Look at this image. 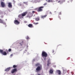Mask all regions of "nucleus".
<instances>
[{"label": "nucleus", "mask_w": 75, "mask_h": 75, "mask_svg": "<svg viewBox=\"0 0 75 75\" xmlns=\"http://www.w3.org/2000/svg\"><path fill=\"white\" fill-rule=\"evenodd\" d=\"M42 57H47L48 55V54H47V53L43 51L42 52Z\"/></svg>", "instance_id": "1"}, {"label": "nucleus", "mask_w": 75, "mask_h": 75, "mask_svg": "<svg viewBox=\"0 0 75 75\" xmlns=\"http://www.w3.org/2000/svg\"><path fill=\"white\" fill-rule=\"evenodd\" d=\"M52 53H54V50H52Z\"/></svg>", "instance_id": "28"}, {"label": "nucleus", "mask_w": 75, "mask_h": 75, "mask_svg": "<svg viewBox=\"0 0 75 75\" xmlns=\"http://www.w3.org/2000/svg\"><path fill=\"white\" fill-rule=\"evenodd\" d=\"M8 6L9 8H11L12 7V4H11V2H8Z\"/></svg>", "instance_id": "8"}, {"label": "nucleus", "mask_w": 75, "mask_h": 75, "mask_svg": "<svg viewBox=\"0 0 75 75\" xmlns=\"http://www.w3.org/2000/svg\"><path fill=\"white\" fill-rule=\"evenodd\" d=\"M57 72L58 73L59 75H61V72L59 70H57Z\"/></svg>", "instance_id": "16"}, {"label": "nucleus", "mask_w": 75, "mask_h": 75, "mask_svg": "<svg viewBox=\"0 0 75 75\" xmlns=\"http://www.w3.org/2000/svg\"><path fill=\"white\" fill-rule=\"evenodd\" d=\"M0 53L4 55H7V53L5 51L3 52V50H0Z\"/></svg>", "instance_id": "3"}, {"label": "nucleus", "mask_w": 75, "mask_h": 75, "mask_svg": "<svg viewBox=\"0 0 75 75\" xmlns=\"http://www.w3.org/2000/svg\"><path fill=\"white\" fill-rule=\"evenodd\" d=\"M3 0V1H4V0Z\"/></svg>", "instance_id": "41"}, {"label": "nucleus", "mask_w": 75, "mask_h": 75, "mask_svg": "<svg viewBox=\"0 0 75 75\" xmlns=\"http://www.w3.org/2000/svg\"><path fill=\"white\" fill-rule=\"evenodd\" d=\"M17 65H14L13 66V68H17Z\"/></svg>", "instance_id": "18"}, {"label": "nucleus", "mask_w": 75, "mask_h": 75, "mask_svg": "<svg viewBox=\"0 0 75 75\" xmlns=\"http://www.w3.org/2000/svg\"><path fill=\"white\" fill-rule=\"evenodd\" d=\"M26 38L27 40H28L29 39V37H28V36H27Z\"/></svg>", "instance_id": "21"}, {"label": "nucleus", "mask_w": 75, "mask_h": 75, "mask_svg": "<svg viewBox=\"0 0 75 75\" xmlns=\"http://www.w3.org/2000/svg\"><path fill=\"white\" fill-rule=\"evenodd\" d=\"M28 27H30V28H33V25L31 24H30L29 25H28Z\"/></svg>", "instance_id": "14"}, {"label": "nucleus", "mask_w": 75, "mask_h": 75, "mask_svg": "<svg viewBox=\"0 0 75 75\" xmlns=\"http://www.w3.org/2000/svg\"><path fill=\"white\" fill-rule=\"evenodd\" d=\"M17 71V69L16 68H14V69L12 70L11 71V73L12 74H13L14 72H16Z\"/></svg>", "instance_id": "5"}, {"label": "nucleus", "mask_w": 75, "mask_h": 75, "mask_svg": "<svg viewBox=\"0 0 75 75\" xmlns=\"http://www.w3.org/2000/svg\"><path fill=\"white\" fill-rule=\"evenodd\" d=\"M0 23L3 24L4 25H6V23L4 22L3 20L1 19H0Z\"/></svg>", "instance_id": "6"}, {"label": "nucleus", "mask_w": 75, "mask_h": 75, "mask_svg": "<svg viewBox=\"0 0 75 75\" xmlns=\"http://www.w3.org/2000/svg\"><path fill=\"white\" fill-rule=\"evenodd\" d=\"M34 13H35V11H32V13H33V14H34Z\"/></svg>", "instance_id": "26"}, {"label": "nucleus", "mask_w": 75, "mask_h": 75, "mask_svg": "<svg viewBox=\"0 0 75 75\" xmlns=\"http://www.w3.org/2000/svg\"><path fill=\"white\" fill-rule=\"evenodd\" d=\"M10 69H11V67H9L5 69V71H6V72H8V71H10Z\"/></svg>", "instance_id": "11"}, {"label": "nucleus", "mask_w": 75, "mask_h": 75, "mask_svg": "<svg viewBox=\"0 0 75 75\" xmlns=\"http://www.w3.org/2000/svg\"><path fill=\"white\" fill-rule=\"evenodd\" d=\"M47 16V15H45V16H41V17L42 18H45Z\"/></svg>", "instance_id": "15"}, {"label": "nucleus", "mask_w": 75, "mask_h": 75, "mask_svg": "<svg viewBox=\"0 0 75 75\" xmlns=\"http://www.w3.org/2000/svg\"><path fill=\"white\" fill-rule=\"evenodd\" d=\"M48 2H50V0H48Z\"/></svg>", "instance_id": "36"}, {"label": "nucleus", "mask_w": 75, "mask_h": 75, "mask_svg": "<svg viewBox=\"0 0 75 75\" xmlns=\"http://www.w3.org/2000/svg\"><path fill=\"white\" fill-rule=\"evenodd\" d=\"M58 19L59 20H61V17H60V16L58 17Z\"/></svg>", "instance_id": "20"}, {"label": "nucleus", "mask_w": 75, "mask_h": 75, "mask_svg": "<svg viewBox=\"0 0 75 75\" xmlns=\"http://www.w3.org/2000/svg\"><path fill=\"white\" fill-rule=\"evenodd\" d=\"M44 6H46L47 5V3H45L44 4Z\"/></svg>", "instance_id": "24"}, {"label": "nucleus", "mask_w": 75, "mask_h": 75, "mask_svg": "<svg viewBox=\"0 0 75 75\" xmlns=\"http://www.w3.org/2000/svg\"><path fill=\"white\" fill-rule=\"evenodd\" d=\"M38 72H39L42 69V65L40 64L39 63H38Z\"/></svg>", "instance_id": "2"}, {"label": "nucleus", "mask_w": 75, "mask_h": 75, "mask_svg": "<svg viewBox=\"0 0 75 75\" xmlns=\"http://www.w3.org/2000/svg\"><path fill=\"white\" fill-rule=\"evenodd\" d=\"M51 64V62H50V60H48L47 61V65L48 67L50 66V64Z\"/></svg>", "instance_id": "13"}, {"label": "nucleus", "mask_w": 75, "mask_h": 75, "mask_svg": "<svg viewBox=\"0 0 75 75\" xmlns=\"http://www.w3.org/2000/svg\"><path fill=\"white\" fill-rule=\"evenodd\" d=\"M11 51V49H9L8 50V51H9V52H10V51Z\"/></svg>", "instance_id": "22"}, {"label": "nucleus", "mask_w": 75, "mask_h": 75, "mask_svg": "<svg viewBox=\"0 0 75 75\" xmlns=\"http://www.w3.org/2000/svg\"><path fill=\"white\" fill-rule=\"evenodd\" d=\"M11 56H13V54H11Z\"/></svg>", "instance_id": "35"}, {"label": "nucleus", "mask_w": 75, "mask_h": 75, "mask_svg": "<svg viewBox=\"0 0 75 75\" xmlns=\"http://www.w3.org/2000/svg\"><path fill=\"white\" fill-rule=\"evenodd\" d=\"M1 6L2 7H4L5 6V4L3 2H1Z\"/></svg>", "instance_id": "12"}, {"label": "nucleus", "mask_w": 75, "mask_h": 75, "mask_svg": "<svg viewBox=\"0 0 75 75\" xmlns=\"http://www.w3.org/2000/svg\"><path fill=\"white\" fill-rule=\"evenodd\" d=\"M33 24L35 25H37V24H38V23H35V22H33Z\"/></svg>", "instance_id": "19"}, {"label": "nucleus", "mask_w": 75, "mask_h": 75, "mask_svg": "<svg viewBox=\"0 0 75 75\" xmlns=\"http://www.w3.org/2000/svg\"><path fill=\"white\" fill-rule=\"evenodd\" d=\"M22 17H24V16H26V15L27 14V12H25L23 13L22 14Z\"/></svg>", "instance_id": "9"}, {"label": "nucleus", "mask_w": 75, "mask_h": 75, "mask_svg": "<svg viewBox=\"0 0 75 75\" xmlns=\"http://www.w3.org/2000/svg\"><path fill=\"white\" fill-rule=\"evenodd\" d=\"M14 23L15 24H19L20 22H18L17 20H15L14 21Z\"/></svg>", "instance_id": "7"}, {"label": "nucleus", "mask_w": 75, "mask_h": 75, "mask_svg": "<svg viewBox=\"0 0 75 75\" xmlns=\"http://www.w3.org/2000/svg\"><path fill=\"white\" fill-rule=\"evenodd\" d=\"M26 17L27 18L28 17V18H30V17H32V14L31 13H28Z\"/></svg>", "instance_id": "10"}, {"label": "nucleus", "mask_w": 75, "mask_h": 75, "mask_svg": "<svg viewBox=\"0 0 75 75\" xmlns=\"http://www.w3.org/2000/svg\"><path fill=\"white\" fill-rule=\"evenodd\" d=\"M50 14H52V13H51V12H50Z\"/></svg>", "instance_id": "34"}, {"label": "nucleus", "mask_w": 75, "mask_h": 75, "mask_svg": "<svg viewBox=\"0 0 75 75\" xmlns=\"http://www.w3.org/2000/svg\"><path fill=\"white\" fill-rule=\"evenodd\" d=\"M44 8V6H41L38 8V12H41V11H42V8Z\"/></svg>", "instance_id": "4"}, {"label": "nucleus", "mask_w": 75, "mask_h": 75, "mask_svg": "<svg viewBox=\"0 0 75 75\" xmlns=\"http://www.w3.org/2000/svg\"><path fill=\"white\" fill-rule=\"evenodd\" d=\"M44 60H45V59H44Z\"/></svg>", "instance_id": "39"}, {"label": "nucleus", "mask_w": 75, "mask_h": 75, "mask_svg": "<svg viewBox=\"0 0 75 75\" xmlns=\"http://www.w3.org/2000/svg\"><path fill=\"white\" fill-rule=\"evenodd\" d=\"M50 74H53V72H54V71H53V70L52 69H51L50 70Z\"/></svg>", "instance_id": "17"}, {"label": "nucleus", "mask_w": 75, "mask_h": 75, "mask_svg": "<svg viewBox=\"0 0 75 75\" xmlns=\"http://www.w3.org/2000/svg\"><path fill=\"white\" fill-rule=\"evenodd\" d=\"M35 20L36 21H38V18H36Z\"/></svg>", "instance_id": "25"}, {"label": "nucleus", "mask_w": 75, "mask_h": 75, "mask_svg": "<svg viewBox=\"0 0 75 75\" xmlns=\"http://www.w3.org/2000/svg\"><path fill=\"white\" fill-rule=\"evenodd\" d=\"M71 1H72V0H71Z\"/></svg>", "instance_id": "40"}, {"label": "nucleus", "mask_w": 75, "mask_h": 75, "mask_svg": "<svg viewBox=\"0 0 75 75\" xmlns=\"http://www.w3.org/2000/svg\"><path fill=\"white\" fill-rule=\"evenodd\" d=\"M21 44V43H20V44L21 45V46H22V44Z\"/></svg>", "instance_id": "30"}, {"label": "nucleus", "mask_w": 75, "mask_h": 75, "mask_svg": "<svg viewBox=\"0 0 75 75\" xmlns=\"http://www.w3.org/2000/svg\"><path fill=\"white\" fill-rule=\"evenodd\" d=\"M36 72H38V67L36 68Z\"/></svg>", "instance_id": "23"}, {"label": "nucleus", "mask_w": 75, "mask_h": 75, "mask_svg": "<svg viewBox=\"0 0 75 75\" xmlns=\"http://www.w3.org/2000/svg\"><path fill=\"white\" fill-rule=\"evenodd\" d=\"M35 66H36V67H37L38 66V64H36L35 65Z\"/></svg>", "instance_id": "27"}, {"label": "nucleus", "mask_w": 75, "mask_h": 75, "mask_svg": "<svg viewBox=\"0 0 75 75\" xmlns=\"http://www.w3.org/2000/svg\"><path fill=\"white\" fill-rule=\"evenodd\" d=\"M35 59H33V62H34V61H35Z\"/></svg>", "instance_id": "29"}, {"label": "nucleus", "mask_w": 75, "mask_h": 75, "mask_svg": "<svg viewBox=\"0 0 75 75\" xmlns=\"http://www.w3.org/2000/svg\"><path fill=\"white\" fill-rule=\"evenodd\" d=\"M22 43H23V41H22Z\"/></svg>", "instance_id": "37"}, {"label": "nucleus", "mask_w": 75, "mask_h": 75, "mask_svg": "<svg viewBox=\"0 0 75 75\" xmlns=\"http://www.w3.org/2000/svg\"><path fill=\"white\" fill-rule=\"evenodd\" d=\"M39 20H40V18H38V21H39Z\"/></svg>", "instance_id": "31"}, {"label": "nucleus", "mask_w": 75, "mask_h": 75, "mask_svg": "<svg viewBox=\"0 0 75 75\" xmlns=\"http://www.w3.org/2000/svg\"><path fill=\"white\" fill-rule=\"evenodd\" d=\"M20 16H21V15H19L18 17H20Z\"/></svg>", "instance_id": "33"}, {"label": "nucleus", "mask_w": 75, "mask_h": 75, "mask_svg": "<svg viewBox=\"0 0 75 75\" xmlns=\"http://www.w3.org/2000/svg\"><path fill=\"white\" fill-rule=\"evenodd\" d=\"M60 2H61V1H58V3H60Z\"/></svg>", "instance_id": "32"}, {"label": "nucleus", "mask_w": 75, "mask_h": 75, "mask_svg": "<svg viewBox=\"0 0 75 75\" xmlns=\"http://www.w3.org/2000/svg\"><path fill=\"white\" fill-rule=\"evenodd\" d=\"M23 3H25V2H23Z\"/></svg>", "instance_id": "38"}]
</instances>
